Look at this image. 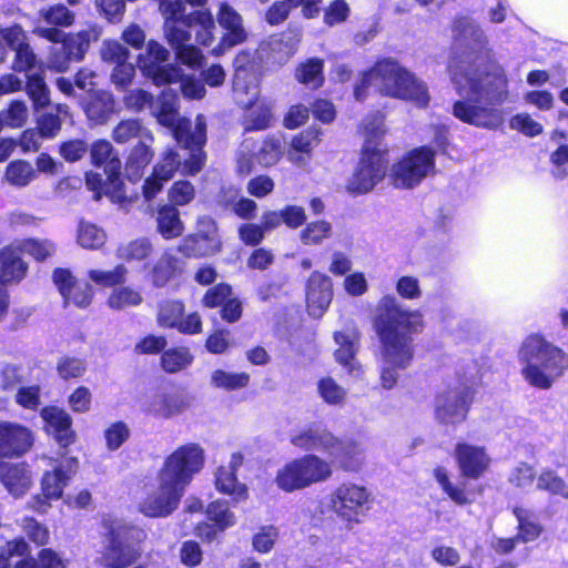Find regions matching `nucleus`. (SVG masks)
I'll return each mask as SVG.
<instances>
[{
    "label": "nucleus",
    "instance_id": "nucleus-9",
    "mask_svg": "<svg viewBox=\"0 0 568 568\" xmlns=\"http://www.w3.org/2000/svg\"><path fill=\"white\" fill-rule=\"evenodd\" d=\"M332 464L308 454L286 463L277 470L275 483L284 491L304 489L332 477Z\"/></svg>",
    "mask_w": 568,
    "mask_h": 568
},
{
    "label": "nucleus",
    "instance_id": "nucleus-53",
    "mask_svg": "<svg viewBox=\"0 0 568 568\" xmlns=\"http://www.w3.org/2000/svg\"><path fill=\"white\" fill-rule=\"evenodd\" d=\"M141 303L142 296L140 292L129 286L114 288L108 298V305L113 310L138 306Z\"/></svg>",
    "mask_w": 568,
    "mask_h": 568
},
{
    "label": "nucleus",
    "instance_id": "nucleus-52",
    "mask_svg": "<svg viewBox=\"0 0 568 568\" xmlns=\"http://www.w3.org/2000/svg\"><path fill=\"white\" fill-rule=\"evenodd\" d=\"M193 361L189 349L184 347L171 348L162 354V367L168 373H175L186 368Z\"/></svg>",
    "mask_w": 568,
    "mask_h": 568
},
{
    "label": "nucleus",
    "instance_id": "nucleus-33",
    "mask_svg": "<svg viewBox=\"0 0 568 568\" xmlns=\"http://www.w3.org/2000/svg\"><path fill=\"white\" fill-rule=\"evenodd\" d=\"M321 134L320 129L310 128L295 135L291 143L292 151L288 152V160L296 165H304L306 159L300 153L310 155L321 142Z\"/></svg>",
    "mask_w": 568,
    "mask_h": 568
},
{
    "label": "nucleus",
    "instance_id": "nucleus-51",
    "mask_svg": "<svg viewBox=\"0 0 568 568\" xmlns=\"http://www.w3.org/2000/svg\"><path fill=\"white\" fill-rule=\"evenodd\" d=\"M317 392L326 404L334 406L342 405L347 394L346 389L329 376L317 382Z\"/></svg>",
    "mask_w": 568,
    "mask_h": 568
},
{
    "label": "nucleus",
    "instance_id": "nucleus-45",
    "mask_svg": "<svg viewBox=\"0 0 568 568\" xmlns=\"http://www.w3.org/2000/svg\"><path fill=\"white\" fill-rule=\"evenodd\" d=\"M206 516L210 521L217 526L220 531H225L236 524V516L225 500L211 503L206 508Z\"/></svg>",
    "mask_w": 568,
    "mask_h": 568
},
{
    "label": "nucleus",
    "instance_id": "nucleus-42",
    "mask_svg": "<svg viewBox=\"0 0 568 568\" xmlns=\"http://www.w3.org/2000/svg\"><path fill=\"white\" fill-rule=\"evenodd\" d=\"M152 252L151 242L142 237L121 244L116 250V256L126 262H141L146 260Z\"/></svg>",
    "mask_w": 568,
    "mask_h": 568
},
{
    "label": "nucleus",
    "instance_id": "nucleus-37",
    "mask_svg": "<svg viewBox=\"0 0 568 568\" xmlns=\"http://www.w3.org/2000/svg\"><path fill=\"white\" fill-rule=\"evenodd\" d=\"M179 260L171 253L164 252L149 270V277L154 286L163 287L179 272Z\"/></svg>",
    "mask_w": 568,
    "mask_h": 568
},
{
    "label": "nucleus",
    "instance_id": "nucleus-10",
    "mask_svg": "<svg viewBox=\"0 0 568 568\" xmlns=\"http://www.w3.org/2000/svg\"><path fill=\"white\" fill-rule=\"evenodd\" d=\"M204 462V449L199 444L189 443L173 450L158 474L185 490L194 476L203 469Z\"/></svg>",
    "mask_w": 568,
    "mask_h": 568
},
{
    "label": "nucleus",
    "instance_id": "nucleus-50",
    "mask_svg": "<svg viewBox=\"0 0 568 568\" xmlns=\"http://www.w3.org/2000/svg\"><path fill=\"white\" fill-rule=\"evenodd\" d=\"M27 77V92L33 101L34 106L43 108L49 104V89L44 82L42 70L36 71Z\"/></svg>",
    "mask_w": 568,
    "mask_h": 568
},
{
    "label": "nucleus",
    "instance_id": "nucleus-36",
    "mask_svg": "<svg viewBox=\"0 0 568 568\" xmlns=\"http://www.w3.org/2000/svg\"><path fill=\"white\" fill-rule=\"evenodd\" d=\"M38 178L33 165L24 160L11 161L4 171L3 180L11 186L22 189L28 186Z\"/></svg>",
    "mask_w": 568,
    "mask_h": 568
},
{
    "label": "nucleus",
    "instance_id": "nucleus-30",
    "mask_svg": "<svg viewBox=\"0 0 568 568\" xmlns=\"http://www.w3.org/2000/svg\"><path fill=\"white\" fill-rule=\"evenodd\" d=\"M187 406L185 397L179 393H158L146 406V412L155 417L170 418L181 414Z\"/></svg>",
    "mask_w": 568,
    "mask_h": 568
},
{
    "label": "nucleus",
    "instance_id": "nucleus-56",
    "mask_svg": "<svg viewBox=\"0 0 568 568\" xmlns=\"http://www.w3.org/2000/svg\"><path fill=\"white\" fill-rule=\"evenodd\" d=\"M537 488L546 490L551 495L568 498V485L550 469H545L539 474L537 478Z\"/></svg>",
    "mask_w": 568,
    "mask_h": 568
},
{
    "label": "nucleus",
    "instance_id": "nucleus-35",
    "mask_svg": "<svg viewBox=\"0 0 568 568\" xmlns=\"http://www.w3.org/2000/svg\"><path fill=\"white\" fill-rule=\"evenodd\" d=\"M215 487L220 493L232 496L234 501L248 497L246 485L239 483L236 473L225 466H220L215 473Z\"/></svg>",
    "mask_w": 568,
    "mask_h": 568
},
{
    "label": "nucleus",
    "instance_id": "nucleus-26",
    "mask_svg": "<svg viewBox=\"0 0 568 568\" xmlns=\"http://www.w3.org/2000/svg\"><path fill=\"white\" fill-rule=\"evenodd\" d=\"M334 339L338 345V348L335 351L336 361L347 371L349 376L359 378L363 374V369L355 358L357 351V333L354 329L336 332Z\"/></svg>",
    "mask_w": 568,
    "mask_h": 568
},
{
    "label": "nucleus",
    "instance_id": "nucleus-25",
    "mask_svg": "<svg viewBox=\"0 0 568 568\" xmlns=\"http://www.w3.org/2000/svg\"><path fill=\"white\" fill-rule=\"evenodd\" d=\"M455 458L462 475L470 479L479 478L490 464V458L484 447L468 443H457Z\"/></svg>",
    "mask_w": 568,
    "mask_h": 568
},
{
    "label": "nucleus",
    "instance_id": "nucleus-8",
    "mask_svg": "<svg viewBox=\"0 0 568 568\" xmlns=\"http://www.w3.org/2000/svg\"><path fill=\"white\" fill-rule=\"evenodd\" d=\"M292 444L305 450H323L345 470L356 471L363 465L362 449L354 443L337 439L318 425L308 426L292 436Z\"/></svg>",
    "mask_w": 568,
    "mask_h": 568
},
{
    "label": "nucleus",
    "instance_id": "nucleus-34",
    "mask_svg": "<svg viewBox=\"0 0 568 568\" xmlns=\"http://www.w3.org/2000/svg\"><path fill=\"white\" fill-rule=\"evenodd\" d=\"M258 80L256 74L240 73L233 79V95L235 102L244 109L252 108L258 98Z\"/></svg>",
    "mask_w": 568,
    "mask_h": 568
},
{
    "label": "nucleus",
    "instance_id": "nucleus-29",
    "mask_svg": "<svg viewBox=\"0 0 568 568\" xmlns=\"http://www.w3.org/2000/svg\"><path fill=\"white\" fill-rule=\"evenodd\" d=\"M91 161L95 166H104V172L112 184L119 183L121 161L114 153L112 144L106 140L95 141L90 149Z\"/></svg>",
    "mask_w": 568,
    "mask_h": 568
},
{
    "label": "nucleus",
    "instance_id": "nucleus-63",
    "mask_svg": "<svg viewBox=\"0 0 568 568\" xmlns=\"http://www.w3.org/2000/svg\"><path fill=\"white\" fill-rule=\"evenodd\" d=\"M509 483L517 488H530L536 479V471L527 463H518L509 474Z\"/></svg>",
    "mask_w": 568,
    "mask_h": 568
},
{
    "label": "nucleus",
    "instance_id": "nucleus-1",
    "mask_svg": "<svg viewBox=\"0 0 568 568\" xmlns=\"http://www.w3.org/2000/svg\"><path fill=\"white\" fill-rule=\"evenodd\" d=\"M452 52L448 71L462 97L453 114L475 126H499L504 115L498 105L507 99V79L503 68L490 61L484 31L471 19L455 20Z\"/></svg>",
    "mask_w": 568,
    "mask_h": 568
},
{
    "label": "nucleus",
    "instance_id": "nucleus-54",
    "mask_svg": "<svg viewBox=\"0 0 568 568\" xmlns=\"http://www.w3.org/2000/svg\"><path fill=\"white\" fill-rule=\"evenodd\" d=\"M128 268L123 264L116 265L113 270H91L89 278L97 285L112 287L125 282Z\"/></svg>",
    "mask_w": 568,
    "mask_h": 568
},
{
    "label": "nucleus",
    "instance_id": "nucleus-40",
    "mask_svg": "<svg viewBox=\"0 0 568 568\" xmlns=\"http://www.w3.org/2000/svg\"><path fill=\"white\" fill-rule=\"evenodd\" d=\"M112 109L111 95L101 92L91 98L84 108V112L93 124H103L108 121Z\"/></svg>",
    "mask_w": 568,
    "mask_h": 568
},
{
    "label": "nucleus",
    "instance_id": "nucleus-21",
    "mask_svg": "<svg viewBox=\"0 0 568 568\" xmlns=\"http://www.w3.org/2000/svg\"><path fill=\"white\" fill-rule=\"evenodd\" d=\"M34 443L33 432L16 422L0 420V458H19Z\"/></svg>",
    "mask_w": 568,
    "mask_h": 568
},
{
    "label": "nucleus",
    "instance_id": "nucleus-20",
    "mask_svg": "<svg viewBox=\"0 0 568 568\" xmlns=\"http://www.w3.org/2000/svg\"><path fill=\"white\" fill-rule=\"evenodd\" d=\"M36 33L54 43L61 42V50H67L69 57L74 61L82 60L89 49L90 42L97 41L100 37V30L98 28H91L90 30H83L67 37L65 33L58 28L38 27Z\"/></svg>",
    "mask_w": 568,
    "mask_h": 568
},
{
    "label": "nucleus",
    "instance_id": "nucleus-32",
    "mask_svg": "<svg viewBox=\"0 0 568 568\" xmlns=\"http://www.w3.org/2000/svg\"><path fill=\"white\" fill-rule=\"evenodd\" d=\"M153 142L154 138L151 133L150 140H148V136H144L131 150L125 169L131 180H139L142 176L143 169L152 161L154 156L152 150Z\"/></svg>",
    "mask_w": 568,
    "mask_h": 568
},
{
    "label": "nucleus",
    "instance_id": "nucleus-48",
    "mask_svg": "<svg viewBox=\"0 0 568 568\" xmlns=\"http://www.w3.org/2000/svg\"><path fill=\"white\" fill-rule=\"evenodd\" d=\"M434 477L444 493L457 505H467L470 498L464 487L454 485L448 476V471L444 467L434 469Z\"/></svg>",
    "mask_w": 568,
    "mask_h": 568
},
{
    "label": "nucleus",
    "instance_id": "nucleus-18",
    "mask_svg": "<svg viewBox=\"0 0 568 568\" xmlns=\"http://www.w3.org/2000/svg\"><path fill=\"white\" fill-rule=\"evenodd\" d=\"M221 241L215 221L209 216L197 220L196 232L186 236L179 250L187 256H206L219 252Z\"/></svg>",
    "mask_w": 568,
    "mask_h": 568
},
{
    "label": "nucleus",
    "instance_id": "nucleus-12",
    "mask_svg": "<svg viewBox=\"0 0 568 568\" xmlns=\"http://www.w3.org/2000/svg\"><path fill=\"white\" fill-rule=\"evenodd\" d=\"M435 169L434 152L422 146L412 150L390 168L389 179L397 189L417 186Z\"/></svg>",
    "mask_w": 568,
    "mask_h": 568
},
{
    "label": "nucleus",
    "instance_id": "nucleus-62",
    "mask_svg": "<svg viewBox=\"0 0 568 568\" xmlns=\"http://www.w3.org/2000/svg\"><path fill=\"white\" fill-rule=\"evenodd\" d=\"M281 158V141L275 138L264 140L255 159L262 166H271L277 163Z\"/></svg>",
    "mask_w": 568,
    "mask_h": 568
},
{
    "label": "nucleus",
    "instance_id": "nucleus-39",
    "mask_svg": "<svg viewBox=\"0 0 568 568\" xmlns=\"http://www.w3.org/2000/svg\"><path fill=\"white\" fill-rule=\"evenodd\" d=\"M158 230L164 239H174L182 234L184 226L180 213L172 205H163L158 212Z\"/></svg>",
    "mask_w": 568,
    "mask_h": 568
},
{
    "label": "nucleus",
    "instance_id": "nucleus-55",
    "mask_svg": "<svg viewBox=\"0 0 568 568\" xmlns=\"http://www.w3.org/2000/svg\"><path fill=\"white\" fill-rule=\"evenodd\" d=\"M332 233V225L326 221L308 223L301 232L300 237L305 245H317L328 239Z\"/></svg>",
    "mask_w": 568,
    "mask_h": 568
},
{
    "label": "nucleus",
    "instance_id": "nucleus-17",
    "mask_svg": "<svg viewBox=\"0 0 568 568\" xmlns=\"http://www.w3.org/2000/svg\"><path fill=\"white\" fill-rule=\"evenodd\" d=\"M302 39L298 30H287L262 41L256 50L258 59L270 65L285 64L297 51Z\"/></svg>",
    "mask_w": 568,
    "mask_h": 568
},
{
    "label": "nucleus",
    "instance_id": "nucleus-5",
    "mask_svg": "<svg viewBox=\"0 0 568 568\" xmlns=\"http://www.w3.org/2000/svg\"><path fill=\"white\" fill-rule=\"evenodd\" d=\"M520 373L525 382L538 389H549L568 368L566 354L544 336H527L518 351Z\"/></svg>",
    "mask_w": 568,
    "mask_h": 568
},
{
    "label": "nucleus",
    "instance_id": "nucleus-31",
    "mask_svg": "<svg viewBox=\"0 0 568 568\" xmlns=\"http://www.w3.org/2000/svg\"><path fill=\"white\" fill-rule=\"evenodd\" d=\"M21 253L12 243L0 251V281L3 284L21 281L27 272V264Z\"/></svg>",
    "mask_w": 568,
    "mask_h": 568
},
{
    "label": "nucleus",
    "instance_id": "nucleus-15",
    "mask_svg": "<svg viewBox=\"0 0 568 568\" xmlns=\"http://www.w3.org/2000/svg\"><path fill=\"white\" fill-rule=\"evenodd\" d=\"M156 483L155 487L148 490L139 509L146 517L164 518L178 509L185 490L159 474Z\"/></svg>",
    "mask_w": 568,
    "mask_h": 568
},
{
    "label": "nucleus",
    "instance_id": "nucleus-38",
    "mask_svg": "<svg viewBox=\"0 0 568 568\" xmlns=\"http://www.w3.org/2000/svg\"><path fill=\"white\" fill-rule=\"evenodd\" d=\"M186 24L196 29V41L202 45H210L214 39L215 23L207 10H197L189 13Z\"/></svg>",
    "mask_w": 568,
    "mask_h": 568
},
{
    "label": "nucleus",
    "instance_id": "nucleus-4",
    "mask_svg": "<svg viewBox=\"0 0 568 568\" xmlns=\"http://www.w3.org/2000/svg\"><path fill=\"white\" fill-rule=\"evenodd\" d=\"M158 122L163 126L171 129L175 141L184 148L191 149L190 160L185 162L186 172L191 175L200 172L205 162V155L202 146L206 141V122L203 115H197L194 128L191 121L180 119L179 95L171 91H163L154 102L151 110Z\"/></svg>",
    "mask_w": 568,
    "mask_h": 568
},
{
    "label": "nucleus",
    "instance_id": "nucleus-49",
    "mask_svg": "<svg viewBox=\"0 0 568 568\" xmlns=\"http://www.w3.org/2000/svg\"><path fill=\"white\" fill-rule=\"evenodd\" d=\"M13 243L21 254H29L37 261H44L55 252V245L50 240L28 239Z\"/></svg>",
    "mask_w": 568,
    "mask_h": 568
},
{
    "label": "nucleus",
    "instance_id": "nucleus-64",
    "mask_svg": "<svg viewBox=\"0 0 568 568\" xmlns=\"http://www.w3.org/2000/svg\"><path fill=\"white\" fill-rule=\"evenodd\" d=\"M271 121V109L264 103L258 104L255 109L251 110L245 118V129L264 130L268 128Z\"/></svg>",
    "mask_w": 568,
    "mask_h": 568
},
{
    "label": "nucleus",
    "instance_id": "nucleus-7",
    "mask_svg": "<svg viewBox=\"0 0 568 568\" xmlns=\"http://www.w3.org/2000/svg\"><path fill=\"white\" fill-rule=\"evenodd\" d=\"M103 549L101 561L106 568H129L138 562L145 532L112 516L102 518Z\"/></svg>",
    "mask_w": 568,
    "mask_h": 568
},
{
    "label": "nucleus",
    "instance_id": "nucleus-2",
    "mask_svg": "<svg viewBox=\"0 0 568 568\" xmlns=\"http://www.w3.org/2000/svg\"><path fill=\"white\" fill-rule=\"evenodd\" d=\"M374 327L382 345V386L390 389L397 382V369H405L413 361V335L422 331L423 318L395 296L385 295L376 306Z\"/></svg>",
    "mask_w": 568,
    "mask_h": 568
},
{
    "label": "nucleus",
    "instance_id": "nucleus-59",
    "mask_svg": "<svg viewBox=\"0 0 568 568\" xmlns=\"http://www.w3.org/2000/svg\"><path fill=\"white\" fill-rule=\"evenodd\" d=\"M14 52L16 58L12 64L13 70L24 72L26 75L41 70L37 57L28 43L14 50Z\"/></svg>",
    "mask_w": 568,
    "mask_h": 568
},
{
    "label": "nucleus",
    "instance_id": "nucleus-23",
    "mask_svg": "<svg viewBox=\"0 0 568 568\" xmlns=\"http://www.w3.org/2000/svg\"><path fill=\"white\" fill-rule=\"evenodd\" d=\"M219 24L225 30L220 43L212 50L216 57L222 55L227 49L237 45L246 39L241 14L230 4L222 2L217 12Z\"/></svg>",
    "mask_w": 568,
    "mask_h": 568
},
{
    "label": "nucleus",
    "instance_id": "nucleus-16",
    "mask_svg": "<svg viewBox=\"0 0 568 568\" xmlns=\"http://www.w3.org/2000/svg\"><path fill=\"white\" fill-rule=\"evenodd\" d=\"M160 11L164 17V36L168 43L178 50L187 45L191 39L190 29L192 24H186L185 4L182 0H162Z\"/></svg>",
    "mask_w": 568,
    "mask_h": 568
},
{
    "label": "nucleus",
    "instance_id": "nucleus-13",
    "mask_svg": "<svg viewBox=\"0 0 568 568\" xmlns=\"http://www.w3.org/2000/svg\"><path fill=\"white\" fill-rule=\"evenodd\" d=\"M170 51L155 40L146 43L145 52L138 55V67L142 74L155 85H164L180 81L182 70L175 64L168 63Z\"/></svg>",
    "mask_w": 568,
    "mask_h": 568
},
{
    "label": "nucleus",
    "instance_id": "nucleus-47",
    "mask_svg": "<svg viewBox=\"0 0 568 568\" xmlns=\"http://www.w3.org/2000/svg\"><path fill=\"white\" fill-rule=\"evenodd\" d=\"M77 240L83 248L98 250L105 243L106 234L98 225L81 221L78 226Z\"/></svg>",
    "mask_w": 568,
    "mask_h": 568
},
{
    "label": "nucleus",
    "instance_id": "nucleus-61",
    "mask_svg": "<svg viewBox=\"0 0 568 568\" xmlns=\"http://www.w3.org/2000/svg\"><path fill=\"white\" fill-rule=\"evenodd\" d=\"M131 430L124 422H114L104 430L106 448L111 452L118 450L130 437Z\"/></svg>",
    "mask_w": 568,
    "mask_h": 568
},
{
    "label": "nucleus",
    "instance_id": "nucleus-24",
    "mask_svg": "<svg viewBox=\"0 0 568 568\" xmlns=\"http://www.w3.org/2000/svg\"><path fill=\"white\" fill-rule=\"evenodd\" d=\"M333 298V283L329 276L313 272L307 282L306 302L311 316L318 318L328 308Z\"/></svg>",
    "mask_w": 568,
    "mask_h": 568
},
{
    "label": "nucleus",
    "instance_id": "nucleus-41",
    "mask_svg": "<svg viewBox=\"0 0 568 568\" xmlns=\"http://www.w3.org/2000/svg\"><path fill=\"white\" fill-rule=\"evenodd\" d=\"M144 136H148V140H150L151 131L144 128L140 120L136 119L122 120L112 132V139L119 144L128 143L135 138L140 141Z\"/></svg>",
    "mask_w": 568,
    "mask_h": 568
},
{
    "label": "nucleus",
    "instance_id": "nucleus-11",
    "mask_svg": "<svg viewBox=\"0 0 568 568\" xmlns=\"http://www.w3.org/2000/svg\"><path fill=\"white\" fill-rule=\"evenodd\" d=\"M369 500L368 490L361 485L344 483L329 496V507L347 530L362 523Z\"/></svg>",
    "mask_w": 568,
    "mask_h": 568
},
{
    "label": "nucleus",
    "instance_id": "nucleus-3",
    "mask_svg": "<svg viewBox=\"0 0 568 568\" xmlns=\"http://www.w3.org/2000/svg\"><path fill=\"white\" fill-rule=\"evenodd\" d=\"M369 87L383 95L407 100L418 106H426L429 101L425 83L390 58L377 61L363 73L354 89L355 99L363 101Z\"/></svg>",
    "mask_w": 568,
    "mask_h": 568
},
{
    "label": "nucleus",
    "instance_id": "nucleus-28",
    "mask_svg": "<svg viewBox=\"0 0 568 568\" xmlns=\"http://www.w3.org/2000/svg\"><path fill=\"white\" fill-rule=\"evenodd\" d=\"M41 415L47 424L48 433L52 434L62 447H67L74 442L75 434L71 429L72 420L65 410L58 407H47Z\"/></svg>",
    "mask_w": 568,
    "mask_h": 568
},
{
    "label": "nucleus",
    "instance_id": "nucleus-14",
    "mask_svg": "<svg viewBox=\"0 0 568 568\" xmlns=\"http://www.w3.org/2000/svg\"><path fill=\"white\" fill-rule=\"evenodd\" d=\"M52 470L44 471L41 480L43 496H34L31 500V508L38 513H45L50 507L48 500H58L62 497L64 488L78 470V459L74 457H62L55 464L49 459Z\"/></svg>",
    "mask_w": 568,
    "mask_h": 568
},
{
    "label": "nucleus",
    "instance_id": "nucleus-22",
    "mask_svg": "<svg viewBox=\"0 0 568 568\" xmlns=\"http://www.w3.org/2000/svg\"><path fill=\"white\" fill-rule=\"evenodd\" d=\"M469 390L465 387L449 389L436 398L435 415L443 424H458L466 418Z\"/></svg>",
    "mask_w": 568,
    "mask_h": 568
},
{
    "label": "nucleus",
    "instance_id": "nucleus-6",
    "mask_svg": "<svg viewBox=\"0 0 568 568\" xmlns=\"http://www.w3.org/2000/svg\"><path fill=\"white\" fill-rule=\"evenodd\" d=\"M384 115L377 112L372 122H364L366 135L362 156L346 183V190L353 195L371 192L386 175L387 159L381 148L379 139L384 133Z\"/></svg>",
    "mask_w": 568,
    "mask_h": 568
},
{
    "label": "nucleus",
    "instance_id": "nucleus-19",
    "mask_svg": "<svg viewBox=\"0 0 568 568\" xmlns=\"http://www.w3.org/2000/svg\"><path fill=\"white\" fill-rule=\"evenodd\" d=\"M186 149L191 151L190 148ZM190 156L191 152H189V159H185L182 163L180 154L173 148L165 149L153 168L152 176L146 179L143 184L144 197L148 201L154 199L162 190L163 184L171 180L181 166L183 173L190 174L185 170V162L190 160Z\"/></svg>",
    "mask_w": 568,
    "mask_h": 568
},
{
    "label": "nucleus",
    "instance_id": "nucleus-60",
    "mask_svg": "<svg viewBox=\"0 0 568 568\" xmlns=\"http://www.w3.org/2000/svg\"><path fill=\"white\" fill-rule=\"evenodd\" d=\"M184 312L180 301H166L160 305L158 322L162 327L175 328Z\"/></svg>",
    "mask_w": 568,
    "mask_h": 568
},
{
    "label": "nucleus",
    "instance_id": "nucleus-46",
    "mask_svg": "<svg viewBox=\"0 0 568 568\" xmlns=\"http://www.w3.org/2000/svg\"><path fill=\"white\" fill-rule=\"evenodd\" d=\"M514 514L518 520V541L529 542L537 539L541 532L540 525L535 520L534 515L524 508H515Z\"/></svg>",
    "mask_w": 568,
    "mask_h": 568
},
{
    "label": "nucleus",
    "instance_id": "nucleus-57",
    "mask_svg": "<svg viewBox=\"0 0 568 568\" xmlns=\"http://www.w3.org/2000/svg\"><path fill=\"white\" fill-rule=\"evenodd\" d=\"M41 19L55 27H70L74 22V14L63 4H54L39 12Z\"/></svg>",
    "mask_w": 568,
    "mask_h": 568
},
{
    "label": "nucleus",
    "instance_id": "nucleus-58",
    "mask_svg": "<svg viewBox=\"0 0 568 568\" xmlns=\"http://www.w3.org/2000/svg\"><path fill=\"white\" fill-rule=\"evenodd\" d=\"M212 384L225 389H237L248 384L250 375L246 373H229L217 369L212 374Z\"/></svg>",
    "mask_w": 568,
    "mask_h": 568
},
{
    "label": "nucleus",
    "instance_id": "nucleus-44",
    "mask_svg": "<svg viewBox=\"0 0 568 568\" xmlns=\"http://www.w3.org/2000/svg\"><path fill=\"white\" fill-rule=\"evenodd\" d=\"M323 64L321 59H308L296 69V79L312 89L321 87L324 82Z\"/></svg>",
    "mask_w": 568,
    "mask_h": 568
},
{
    "label": "nucleus",
    "instance_id": "nucleus-43",
    "mask_svg": "<svg viewBox=\"0 0 568 568\" xmlns=\"http://www.w3.org/2000/svg\"><path fill=\"white\" fill-rule=\"evenodd\" d=\"M85 184L88 189L95 192V199L99 200L101 197L102 192L109 194L112 189L111 199L114 202H121L124 199V194L122 192V182L119 180L118 184H112L110 180L106 178V181L102 180L100 173L97 172H88L85 174Z\"/></svg>",
    "mask_w": 568,
    "mask_h": 568
},
{
    "label": "nucleus",
    "instance_id": "nucleus-27",
    "mask_svg": "<svg viewBox=\"0 0 568 568\" xmlns=\"http://www.w3.org/2000/svg\"><path fill=\"white\" fill-rule=\"evenodd\" d=\"M0 480L12 496L21 497L32 485L31 470L24 463H0Z\"/></svg>",
    "mask_w": 568,
    "mask_h": 568
}]
</instances>
